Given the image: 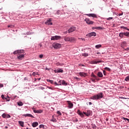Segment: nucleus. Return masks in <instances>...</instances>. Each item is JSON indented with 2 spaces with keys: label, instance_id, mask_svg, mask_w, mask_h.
<instances>
[{
  "label": "nucleus",
  "instance_id": "obj_31",
  "mask_svg": "<svg viewBox=\"0 0 129 129\" xmlns=\"http://www.w3.org/2000/svg\"><path fill=\"white\" fill-rule=\"evenodd\" d=\"M82 56H83L84 57H87V56H88V53H82Z\"/></svg>",
  "mask_w": 129,
  "mask_h": 129
},
{
  "label": "nucleus",
  "instance_id": "obj_45",
  "mask_svg": "<svg viewBox=\"0 0 129 129\" xmlns=\"http://www.w3.org/2000/svg\"><path fill=\"white\" fill-rule=\"evenodd\" d=\"M124 120H127V121L129 122V119H127L126 118H123Z\"/></svg>",
  "mask_w": 129,
  "mask_h": 129
},
{
  "label": "nucleus",
  "instance_id": "obj_41",
  "mask_svg": "<svg viewBox=\"0 0 129 129\" xmlns=\"http://www.w3.org/2000/svg\"><path fill=\"white\" fill-rule=\"evenodd\" d=\"M38 48L41 49V48H42V44H39L38 45Z\"/></svg>",
  "mask_w": 129,
  "mask_h": 129
},
{
  "label": "nucleus",
  "instance_id": "obj_52",
  "mask_svg": "<svg viewBox=\"0 0 129 129\" xmlns=\"http://www.w3.org/2000/svg\"><path fill=\"white\" fill-rule=\"evenodd\" d=\"M103 74L104 75H106V72H105V71H103Z\"/></svg>",
  "mask_w": 129,
  "mask_h": 129
},
{
  "label": "nucleus",
  "instance_id": "obj_7",
  "mask_svg": "<svg viewBox=\"0 0 129 129\" xmlns=\"http://www.w3.org/2000/svg\"><path fill=\"white\" fill-rule=\"evenodd\" d=\"M52 22V19L49 18L48 20L46 21V22H45V25H49L50 26H52L53 25V23H51Z\"/></svg>",
  "mask_w": 129,
  "mask_h": 129
},
{
  "label": "nucleus",
  "instance_id": "obj_58",
  "mask_svg": "<svg viewBox=\"0 0 129 129\" xmlns=\"http://www.w3.org/2000/svg\"><path fill=\"white\" fill-rule=\"evenodd\" d=\"M79 66H84V65L80 64H79Z\"/></svg>",
  "mask_w": 129,
  "mask_h": 129
},
{
  "label": "nucleus",
  "instance_id": "obj_29",
  "mask_svg": "<svg viewBox=\"0 0 129 129\" xmlns=\"http://www.w3.org/2000/svg\"><path fill=\"white\" fill-rule=\"evenodd\" d=\"M39 128H45V125L44 124H40L39 125Z\"/></svg>",
  "mask_w": 129,
  "mask_h": 129
},
{
  "label": "nucleus",
  "instance_id": "obj_20",
  "mask_svg": "<svg viewBox=\"0 0 129 129\" xmlns=\"http://www.w3.org/2000/svg\"><path fill=\"white\" fill-rule=\"evenodd\" d=\"M97 76H98V77H103V75L102 74V73H101V72H98L97 74Z\"/></svg>",
  "mask_w": 129,
  "mask_h": 129
},
{
  "label": "nucleus",
  "instance_id": "obj_61",
  "mask_svg": "<svg viewBox=\"0 0 129 129\" xmlns=\"http://www.w3.org/2000/svg\"><path fill=\"white\" fill-rule=\"evenodd\" d=\"M126 50H129V48L127 47Z\"/></svg>",
  "mask_w": 129,
  "mask_h": 129
},
{
  "label": "nucleus",
  "instance_id": "obj_34",
  "mask_svg": "<svg viewBox=\"0 0 129 129\" xmlns=\"http://www.w3.org/2000/svg\"><path fill=\"white\" fill-rule=\"evenodd\" d=\"M125 81H129V76H127L125 78Z\"/></svg>",
  "mask_w": 129,
  "mask_h": 129
},
{
  "label": "nucleus",
  "instance_id": "obj_2",
  "mask_svg": "<svg viewBox=\"0 0 129 129\" xmlns=\"http://www.w3.org/2000/svg\"><path fill=\"white\" fill-rule=\"evenodd\" d=\"M103 97V93H98L97 95L93 96L91 97V99L97 100Z\"/></svg>",
  "mask_w": 129,
  "mask_h": 129
},
{
  "label": "nucleus",
  "instance_id": "obj_51",
  "mask_svg": "<svg viewBox=\"0 0 129 129\" xmlns=\"http://www.w3.org/2000/svg\"><path fill=\"white\" fill-rule=\"evenodd\" d=\"M93 64H97V62L96 61H93Z\"/></svg>",
  "mask_w": 129,
  "mask_h": 129
},
{
  "label": "nucleus",
  "instance_id": "obj_10",
  "mask_svg": "<svg viewBox=\"0 0 129 129\" xmlns=\"http://www.w3.org/2000/svg\"><path fill=\"white\" fill-rule=\"evenodd\" d=\"M96 36V33L94 32L89 33L87 35V37H95Z\"/></svg>",
  "mask_w": 129,
  "mask_h": 129
},
{
  "label": "nucleus",
  "instance_id": "obj_64",
  "mask_svg": "<svg viewBox=\"0 0 129 129\" xmlns=\"http://www.w3.org/2000/svg\"><path fill=\"white\" fill-rule=\"evenodd\" d=\"M5 128H8V126H6L5 127Z\"/></svg>",
  "mask_w": 129,
  "mask_h": 129
},
{
  "label": "nucleus",
  "instance_id": "obj_57",
  "mask_svg": "<svg viewBox=\"0 0 129 129\" xmlns=\"http://www.w3.org/2000/svg\"><path fill=\"white\" fill-rule=\"evenodd\" d=\"M89 105H91V104H92V103H91V102H89Z\"/></svg>",
  "mask_w": 129,
  "mask_h": 129
},
{
  "label": "nucleus",
  "instance_id": "obj_17",
  "mask_svg": "<svg viewBox=\"0 0 129 129\" xmlns=\"http://www.w3.org/2000/svg\"><path fill=\"white\" fill-rule=\"evenodd\" d=\"M32 124L33 127H36V126H38V124H39V123H38V122H34Z\"/></svg>",
  "mask_w": 129,
  "mask_h": 129
},
{
  "label": "nucleus",
  "instance_id": "obj_33",
  "mask_svg": "<svg viewBox=\"0 0 129 129\" xmlns=\"http://www.w3.org/2000/svg\"><path fill=\"white\" fill-rule=\"evenodd\" d=\"M47 81L48 82H50L51 84H54V81L52 80H47Z\"/></svg>",
  "mask_w": 129,
  "mask_h": 129
},
{
  "label": "nucleus",
  "instance_id": "obj_27",
  "mask_svg": "<svg viewBox=\"0 0 129 129\" xmlns=\"http://www.w3.org/2000/svg\"><path fill=\"white\" fill-rule=\"evenodd\" d=\"M121 29H124V30H127V31H129L128 28H127V27H125L124 26H121L120 27Z\"/></svg>",
  "mask_w": 129,
  "mask_h": 129
},
{
  "label": "nucleus",
  "instance_id": "obj_53",
  "mask_svg": "<svg viewBox=\"0 0 129 129\" xmlns=\"http://www.w3.org/2000/svg\"><path fill=\"white\" fill-rule=\"evenodd\" d=\"M68 33V31H66L63 32V34H64V35H66V34H67Z\"/></svg>",
  "mask_w": 129,
  "mask_h": 129
},
{
  "label": "nucleus",
  "instance_id": "obj_14",
  "mask_svg": "<svg viewBox=\"0 0 129 129\" xmlns=\"http://www.w3.org/2000/svg\"><path fill=\"white\" fill-rule=\"evenodd\" d=\"M80 76H82V77H86L87 76V74L84 73V72H80L79 73Z\"/></svg>",
  "mask_w": 129,
  "mask_h": 129
},
{
  "label": "nucleus",
  "instance_id": "obj_8",
  "mask_svg": "<svg viewBox=\"0 0 129 129\" xmlns=\"http://www.w3.org/2000/svg\"><path fill=\"white\" fill-rule=\"evenodd\" d=\"M32 109L33 110L34 113H42L43 112V110H36L35 108L33 107Z\"/></svg>",
  "mask_w": 129,
  "mask_h": 129
},
{
  "label": "nucleus",
  "instance_id": "obj_40",
  "mask_svg": "<svg viewBox=\"0 0 129 129\" xmlns=\"http://www.w3.org/2000/svg\"><path fill=\"white\" fill-rule=\"evenodd\" d=\"M112 19H113V18L112 17H110L107 19V21H110L111 20H112Z\"/></svg>",
  "mask_w": 129,
  "mask_h": 129
},
{
  "label": "nucleus",
  "instance_id": "obj_18",
  "mask_svg": "<svg viewBox=\"0 0 129 129\" xmlns=\"http://www.w3.org/2000/svg\"><path fill=\"white\" fill-rule=\"evenodd\" d=\"M64 40L66 42H70V37H64Z\"/></svg>",
  "mask_w": 129,
  "mask_h": 129
},
{
  "label": "nucleus",
  "instance_id": "obj_35",
  "mask_svg": "<svg viewBox=\"0 0 129 129\" xmlns=\"http://www.w3.org/2000/svg\"><path fill=\"white\" fill-rule=\"evenodd\" d=\"M94 29H96L97 30H101V27H96L94 28Z\"/></svg>",
  "mask_w": 129,
  "mask_h": 129
},
{
  "label": "nucleus",
  "instance_id": "obj_25",
  "mask_svg": "<svg viewBox=\"0 0 129 129\" xmlns=\"http://www.w3.org/2000/svg\"><path fill=\"white\" fill-rule=\"evenodd\" d=\"M78 114H79V115H80V116H81V117H83V116H84V115L83 114V113L80 111L78 112Z\"/></svg>",
  "mask_w": 129,
  "mask_h": 129
},
{
  "label": "nucleus",
  "instance_id": "obj_46",
  "mask_svg": "<svg viewBox=\"0 0 129 129\" xmlns=\"http://www.w3.org/2000/svg\"><path fill=\"white\" fill-rule=\"evenodd\" d=\"M1 97L3 99H5V95H2Z\"/></svg>",
  "mask_w": 129,
  "mask_h": 129
},
{
  "label": "nucleus",
  "instance_id": "obj_26",
  "mask_svg": "<svg viewBox=\"0 0 129 129\" xmlns=\"http://www.w3.org/2000/svg\"><path fill=\"white\" fill-rule=\"evenodd\" d=\"M17 104H18V105H19V106H23L24 104L22 102H18L17 103Z\"/></svg>",
  "mask_w": 129,
  "mask_h": 129
},
{
  "label": "nucleus",
  "instance_id": "obj_24",
  "mask_svg": "<svg viewBox=\"0 0 129 129\" xmlns=\"http://www.w3.org/2000/svg\"><path fill=\"white\" fill-rule=\"evenodd\" d=\"M124 36H125L126 37H128L129 38V32H124Z\"/></svg>",
  "mask_w": 129,
  "mask_h": 129
},
{
  "label": "nucleus",
  "instance_id": "obj_15",
  "mask_svg": "<svg viewBox=\"0 0 129 129\" xmlns=\"http://www.w3.org/2000/svg\"><path fill=\"white\" fill-rule=\"evenodd\" d=\"M68 103L69 105V108H73V103H71V101H68Z\"/></svg>",
  "mask_w": 129,
  "mask_h": 129
},
{
  "label": "nucleus",
  "instance_id": "obj_5",
  "mask_svg": "<svg viewBox=\"0 0 129 129\" xmlns=\"http://www.w3.org/2000/svg\"><path fill=\"white\" fill-rule=\"evenodd\" d=\"M85 22L88 24V25H93L94 22L93 21H91L89 18H86L85 19Z\"/></svg>",
  "mask_w": 129,
  "mask_h": 129
},
{
  "label": "nucleus",
  "instance_id": "obj_4",
  "mask_svg": "<svg viewBox=\"0 0 129 129\" xmlns=\"http://www.w3.org/2000/svg\"><path fill=\"white\" fill-rule=\"evenodd\" d=\"M59 39H61V36L58 35L52 36L51 38V41H57V40H59Z\"/></svg>",
  "mask_w": 129,
  "mask_h": 129
},
{
  "label": "nucleus",
  "instance_id": "obj_32",
  "mask_svg": "<svg viewBox=\"0 0 129 129\" xmlns=\"http://www.w3.org/2000/svg\"><path fill=\"white\" fill-rule=\"evenodd\" d=\"M91 76H92V77H94V78H95V79L97 78V77H96V76H95L93 73L91 74Z\"/></svg>",
  "mask_w": 129,
  "mask_h": 129
},
{
  "label": "nucleus",
  "instance_id": "obj_36",
  "mask_svg": "<svg viewBox=\"0 0 129 129\" xmlns=\"http://www.w3.org/2000/svg\"><path fill=\"white\" fill-rule=\"evenodd\" d=\"M52 119L51 120V121H53V122H55L56 121V119H54V116H52Z\"/></svg>",
  "mask_w": 129,
  "mask_h": 129
},
{
  "label": "nucleus",
  "instance_id": "obj_62",
  "mask_svg": "<svg viewBox=\"0 0 129 129\" xmlns=\"http://www.w3.org/2000/svg\"><path fill=\"white\" fill-rule=\"evenodd\" d=\"M59 13L58 12H57L56 13V15H58Z\"/></svg>",
  "mask_w": 129,
  "mask_h": 129
},
{
  "label": "nucleus",
  "instance_id": "obj_28",
  "mask_svg": "<svg viewBox=\"0 0 129 129\" xmlns=\"http://www.w3.org/2000/svg\"><path fill=\"white\" fill-rule=\"evenodd\" d=\"M55 65H56V66H63V63H60V62H57L55 63Z\"/></svg>",
  "mask_w": 129,
  "mask_h": 129
},
{
  "label": "nucleus",
  "instance_id": "obj_44",
  "mask_svg": "<svg viewBox=\"0 0 129 129\" xmlns=\"http://www.w3.org/2000/svg\"><path fill=\"white\" fill-rule=\"evenodd\" d=\"M8 28H13L14 27V26L13 25H8Z\"/></svg>",
  "mask_w": 129,
  "mask_h": 129
},
{
  "label": "nucleus",
  "instance_id": "obj_49",
  "mask_svg": "<svg viewBox=\"0 0 129 129\" xmlns=\"http://www.w3.org/2000/svg\"><path fill=\"white\" fill-rule=\"evenodd\" d=\"M6 101H10V99H8V98H5Z\"/></svg>",
  "mask_w": 129,
  "mask_h": 129
},
{
  "label": "nucleus",
  "instance_id": "obj_19",
  "mask_svg": "<svg viewBox=\"0 0 129 129\" xmlns=\"http://www.w3.org/2000/svg\"><path fill=\"white\" fill-rule=\"evenodd\" d=\"M123 36H124V32H121L119 34V37L122 39L123 38Z\"/></svg>",
  "mask_w": 129,
  "mask_h": 129
},
{
  "label": "nucleus",
  "instance_id": "obj_9",
  "mask_svg": "<svg viewBox=\"0 0 129 129\" xmlns=\"http://www.w3.org/2000/svg\"><path fill=\"white\" fill-rule=\"evenodd\" d=\"M2 116L3 117V118H10L11 115L4 113L2 115Z\"/></svg>",
  "mask_w": 129,
  "mask_h": 129
},
{
  "label": "nucleus",
  "instance_id": "obj_39",
  "mask_svg": "<svg viewBox=\"0 0 129 129\" xmlns=\"http://www.w3.org/2000/svg\"><path fill=\"white\" fill-rule=\"evenodd\" d=\"M53 84H54V85L59 86V85H60V84H58V83H57V82H55L54 83H53Z\"/></svg>",
  "mask_w": 129,
  "mask_h": 129
},
{
  "label": "nucleus",
  "instance_id": "obj_54",
  "mask_svg": "<svg viewBox=\"0 0 129 129\" xmlns=\"http://www.w3.org/2000/svg\"><path fill=\"white\" fill-rule=\"evenodd\" d=\"M79 39H80V40H82V41H83V40H85L84 38H81Z\"/></svg>",
  "mask_w": 129,
  "mask_h": 129
},
{
  "label": "nucleus",
  "instance_id": "obj_6",
  "mask_svg": "<svg viewBox=\"0 0 129 129\" xmlns=\"http://www.w3.org/2000/svg\"><path fill=\"white\" fill-rule=\"evenodd\" d=\"M76 30V27H72L68 30V33L69 34H70V33H73L74 31Z\"/></svg>",
  "mask_w": 129,
  "mask_h": 129
},
{
  "label": "nucleus",
  "instance_id": "obj_11",
  "mask_svg": "<svg viewBox=\"0 0 129 129\" xmlns=\"http://www.w3.org/2000/svg\"><path fill=\"white\" fill-rule=\"evenodd\" d=\"M86 16H88V17H92V18H97V16L95 14H86Z\"/></svg>",
  "mask_w": 129,
  "mask_h": 129
},
{
  "label": "nucleus",
  "instance_id": "obj_37",
  "mask_svg": "<svg viewBox=\"0 0 129 129\" xmlns=\"http://www.w3.org/2000/svg\"><path fill=\"white\" fill-rule=\"evenodd\" d=\"M105 70H107V71H110V69L109 68L106 67L104 68Z\"/></svg>",
  "mask_w": 129,
  "mask_h": 129
},
{
  "label": "nucleus",
  "instance_id": "obj_12",
  "mask_svg": "<svg viewBox=\"0 0 129 129\" xmlns=\"http://www.w3.org/2000/svg\"><path fill=\"white\" fill-rule=\"evenodd\" d=\"M55 73H63V70L61 69H58L56 70H54Z\"/></svg>",
  "mask_w": 129,
  "mask_h": 129
},
{
  "label": "nucleus",
  "instance_id": "obj_50",
  "mask_svg": "<svg viewBox=\"0 0 129 129\" xmlns=\"http://www.w3.org/2000/svg\"><path fill=\"white\" fill-rule=\"evenodd\" d=\"M40 89H41L42 90H44V89H45V88L43 87H41Z\"/></svg>",
  "mask_w": 129,
  "mask_h": 129
},
{
  "label": "nucleus",
  "instance_id": "obj_60",
  "mask_svg": "<svg viewBox=\"0 0 129 129\" xmlns=\"http://www.w3.org/2000/svg\"><path fill=\"white\" fill-rule=\"evenodd\" d=\"M97 54L98 55H99V54H100V52H97Z\"/></svg>",
  "mask_w": 129,
  "mask_h": 129
},
{
  "label": "nucleus",
  "instance_id": "obj_48",
  "mask_svg": "<svg viewBox=\"0 0 129 129\" xmlns=\"http://www.w3.org/2000/svg\"><path fill=\"white\" fill-rule=\"evenodd\" d=\"M43 54H40L39 55V58H43Z\"/></svg>",
  "mask_w": 129,
  "mask_h": 129
},
{
  "label": "nucleus",
  "instance_id": "obj_55",
  "mask_svg": "<svg viewBox=\"0 0 129 129\" xmlns=\"http://www.w3.org/2000/svg\"><path fill=\"white\" fill-rule=\"evenodd\" d=\"M97 61V63H101V61Z\"/></svg>",
  "mask_w": 129,
  "mask_h": 129
},
{
  "label": "nucleus",
  "instance_id": "obj_63",
  "mask_svg": "<svg viewBox=\"0 0 129 129\" xmlns=\"http://www.w3.org/2000/svg\"><path fill=\"white\" fill-rule=\"evenodd\" d=\"M3 85H1V86H0L1 87H3Z\"/></svg>",
  "mask_w": 129,
  "mask_h": 129
},
{
  "label": "nucleus",
  "instance_id": "obj_59",
  "mask_svg": "<svg viewBox=\"0 0 129 129\" xmlns=\"http://www.w3.org/2000/svg\"><path fill=\"white\" fill-rule=\"evenodd\" d=\"M75 79H77H77H78V78H77V77H75Z\"/></svg>",
  "mask_w": 129,
  "mask_h": 129
},
{
  "label": "nucleus",
  "instance_id": "obj_30",
  "mask_svg": "<svg viewBox=\"0 0 129 129\" xmlns=\"http://www.w3.org/2000/svg\"><path fill=\"white\" fill-rule=\"evenodd\" d=\"M96 49H99V48H100V47H101V44H98V45H96L95 46Z\"/></svg>",
  "mask_w": 129,
  "mask_h": 129
},
{
  "label": "nucleus",
  "instance_id": "obj_43",
  "mask_svg": "<svg viewBox=\"0 0 129 129\" xmlns=\"http://www.w3.org/2000/svg\"><path fill=\"white\" fill-rule=\"evenodd\" d=\"M37 73H36L35 72H33V73H32V75L33 76H36V75H37Z\"/></svg>",
  "mask_w": 129,
  "mask_h": 129
},
{
  "label": "nucleus",
  "instance_id": "obj_42",
  "mask_svg": "<svg viewBox=\"0 0 129 129\" xmlns=\"http://www.w3.org/2000/svg\"><path fill=\"white\" fill-rule=\"evenodd\" d=\"M120 98L121 99H128V98H124V97H120Z\"/></svg>",
  "mask_w": 129,
  "mask_h": 129
},
{
  "label": "nucleus",
  "instance_id": "obj_47",
  "mask_svg": "<svg viewBox=\"0 0 129 129\" xmlns=\"http://www.w3.org/2000/svg\"><path fill=\"white\" fill-rule=\"evenodd\" d=\"M61 81L60 80L59 81H58V83L57 84H60V85H61V84H62L61 83Z\"/></svg>",
  "mask_w": 129,
  "mask_h": 129
},
{
  "label": "nucleus",
  "instance_id": "obj_23",
  "mask_svg": "<svg viewBox=\"0 0 129 129\" xmlns=\"http://www.w3.org/2000/svg\"><path fill=\"white\" fill-rule=\"evenodd\" d=\"M19 123L21 125V126H22V127H24V122L19 121Z\"/></svg>",
  "mask_w": 129,
  "mask_h": 129
},
{
  "label": "nucleus",
  "instance_id": "obj_21",
  "mask_svg": "<svg viewBox=\"0 0 129 129\" xmlns=\"http://www.w3.org/2000/svg\"><path fill=\"white\" fill-rule=\"evenodd\" d=\"M84 113L86 116H89L90 115V111H88L87 112H84Z\"/></svg>",
  "mask_w": 129,
  "mask_h": 129
},
{
  "label": "nucleus",
  "instance_id": "obj_1",
  "mask_svg": "<svg viewBox=\"0 0 129 129\" xmlns=\"http://www.w3.org/2000/svg\"><path fill=\"white\" fill-rule=\"evenodd\" d=\"M14 55H17V59L18 60H22L25 57V51L23 49L17 50L13 52Z\"/></svg>",
  "mask_w": 129,
  "mask_h": 129
},
{
  "label": "nucleus",
  "instance_id": "obj_38",
  "mask_svg": "<svg viewBox=\"0 0 129 129\" xmlns=\"http://www.w3.org/2000/svg\"><path fill=\"white\" fill-rule=\"evenodd\" d=\"M56 112L58 115H62V113L59 111H57Z\"/></svg>",
  "mask_w": 129,
  "mask_h": 129
},
{
  "label": "nucleus",
  "instance_id": "obj_56",
  "mask_svg": "<svg viewBox=\"0 0 129 129\" xmlns=\"http://www.w3.org/2000/svg\"><path fill=\"white\" fill-rule=\"evenodd\" d=\"M92 81L93 82H95V79H92Z\"/></svg>",
  "mask_w": 129,
  "mask_h": 129
},
{
  "label": "nucleus",
  "instance_id": "obj_3",
  "mask_svg": "<svg viewBox=\"0 0 129 129\" xmlns=\"http://www.w3.org/2000/svg\"><path fill=\"white\" fill-rule=\"evenodd\" d=\"M52 47H53L54 49H59V48H61V44L54 42L52 44Z\"/></svg>",
  "mask_w": 129,
  "mask_h": 129
},
{
  "label": "nucleus",
  "instance_id": "obj_16",
  "mask_svg": "<svg viewBox=\"0 0 129 129\" xmlns=\"http://www.w3.org/2000/svg\"><path fill=\"white\" fill-rule=\"evenodd\" d=\"M23 116H28L29 117H32V118H34L35 117H34V116H33L32 114H26L23 115Z\"/></svg>",
  "mask_w": 129,
  "mask_h": 129
},
{
  "label": "nucleus",
  "instance_id": "obj_22",
  "mask_svg": "<svg viewBox=\"0 0 129 129\" xmlns=\"http://www.w3.org/2000/svg\"><path fill=\"white\" fill-rule=\"evenodd\" d=\"M61 85H63L64 86H67V83L64 80L62 81Z\"/></svg>",
  "mask_w": 129,
  "mask_h": 129
},
{
  "label": "nucleus",
  "instance_id": "obj_13",
  "mask_svg": "<svg viewBox=\"0 0 129 129\" xmlns=\"http://www.w3.org/2000/svg\"><path fill=\"white\" fill-rule=\"evenodd\" d=\"M76 38L73 37H70V42L71 43H74L76 41Z\"/></svg>",
  "mask_w": 129,
  "mask_h": 129
}]
</instances>
